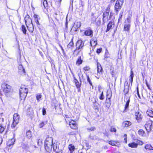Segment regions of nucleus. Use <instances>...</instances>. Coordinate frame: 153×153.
<instances>
[{"label": "nucleus", "instance_id": "23", "mask_svg": "<svg viewBox=\"0 0 153 153\" xmlns=\"http://www.w3.org/2000/svg\"><path fill=\"white\" fill-rule=\"evenodd\" d=\"M68 149L69 150L70 153H73L75 149L74 146L72 144H70L68 146Z\"/></svg>", "mask_w": 153, "mask_h": 153}, {"label": "nucleus", "instance_id": "57", "mask_svg": "<svg viewBox=\"0 0 153 153\" xmlns=\"http://www.w3.org/2000/svg\"><path fill=\"white\" fill-rule=\"evenodd\" d=\"M59 46L60 47V48H61V50L63 52V53L64 54L65 51H64V50L63 47L60 45H59Z\"/></svg>", "mask_w": 153, "mask_h": 153}, {"label": "nucleus", "instance_id": "36", "mask_svg": "<svg viewBox=\"0 0 153 153\" xmlns=\"http://www.w3.org/2000/svg\"><path fill=\"white\" fill-rule=\"evenodd\" d=\"M21 30L24 34H26L27 30L25 25H22L21 27Z\"/></svg>", "mask_w": 153, "mask_h": 153}, {"label": "nucleus", "instance_id": "38", "mask_svg": "<svg viewBox=\"0 0 153 153\" xmlns=\"http://www.w3.org/2000/svg\"><path fill=\"white\" fill-rule=\"evenodd\" d=\"M108 143L109 144L113 146H116L117 143L116 142L112 140L109 141Z\"/></svg>", "mask_w": 153, "mask_h": 153}, {"label": "nucleus", "instance_id": "12", "mask_svg": "<svg viewBox=\"0 0 153 153\" xmlns=\"http://www.w3.org/2000/svg\"><path fill=\"white\" fill-rule=\"evenodd\" d=\"M112 95V93L110 90H108L106 94V100L107 101V103H110L111 101L110 99Z\"/></svg>", "mask_w": 153, "mask_h": 153}, {"label": "nucleus", "instance_id": "55", "mask_svg": "<svg viewBox=\"0 0 153 153\" xmlns=\"http://www.w3.org/2000/svg\"><path fill=\"white\" fill-rule=\"evenodd\" d=\"M95 128L94 127H92L91 128H88V129L89 130V131H94L95 130Z\"/></svg>", "mask_w": 153, "mask_h": 153}, {"label": "nucleus", "instance_id": "25", "mask_svg": "<svg viewBox=\"0 0 153 153\" xmlns=\"http://www.w3.org/2000/svg\"><path fill=\"white\" fill-rule=\"evenodd\" d=\"M33 17L36 24L38 25H39V20L40 19V18L39 17V16L36 14H35L33 16Z\"/></svg>", "mask_w": 153, "mask_h": 153}, {"label": "nucleus", "instance_id": "31", "mask_svg": "<svg viewBox=\"0 0 153 153\" xmlns=\"http://www.w3.org/2000/svg\"><path fill=\"white\" fill-rule=\"evenodd\" d=\"M145 148L146 149L152 150H153V147H152L150 144H148L146 145L145 147Z\"/></svg>", "mask_w": 153, "mask_h": 153}, {"label": "nucleus", "instance_id": "54", "mask_svg": "<svg viewBox=\"0 0 153 153\" xmlns=\"http://www.w3.org/2000/svg\"><path fill=\"white\" fill-rule=\"evenodd\" d=\"M109 57L108 54V52H106L105 55V58H107Z\"/></svg>", "mask_w": 153, "mask_h": 153}, {"label": "nucleus", "instance_id": "26", "mask_svg": "<svg viewBox=\"0 0 153 153\" xmlns=\"http://www.w3.org/2000/svg\"><path fill=\"white\" fill-rule=\"evenodd\" d=\"M113 22H109L107 25V28L106 30V32H107L112 27Z\"/></svg>", "mask_w": 153, "mask_h": 153}, {"label": "nucleus", "instance_id": "33", "mask_svg": "<svg viewBox=\"0 0 153 153\" xmlns=\"http://www.w3.org/2000/svg\"><path fill=\"white\" fill-rule=\"evenodd\" d=\"M26 137L28 138H30L32 137L31 132L30 131H28L26 134Z\"/></svg>", "mask_w": 153, "mask_h": 153}, {"label": "nucleus", "instance_id": "41", "mask_svg": "<svg viewBox=\"0 0 153 153\" xmlns=\"http://www.w3.org/2000/svg\"><path fill=\"white\" fill-rule=\"evenodd\" d=\"M136 144H137V147L138 146V145H142L143 144V143L141 141L138 140L136 141Z\"/></svg>", "mask_w": 153, "mask_h": 153}, {"label": "nucleus", "instance_id": "21", "mask_svg": "<svg viewBox=\"0 0 153 153\" xmlns=\"http://www.w3.org/2000/svg\"><path fill=\"white\" fill-rule=\"evenodd\" d=\"M22 146L23 149L27 150H29L30 147V145L26 143H22Z\"/></svg>", "mask_w": 153, "mask_h": 153}, {"label": "nucleus", "instance_id": "27", "mask_svg": "<svg viewBox=\"0 0 153 153\" xmlns=\"http://www.w3.org/2000/svg\"><path fill=\"white\" fill-rule=\"evenodd\" d=\"M97 72L99 73H102L103 71V70L100 64L98 62H97Z\"/></svg>", "mask_w": 153, "mask_h": 153}, {"label": "nucleus", "instance_id": "62", "mask_svg": "<svg viewBox=\"0 0 153 153\" xmlns=\"http://www.w3.org/2000/svg\"><path fill=\"white\" fill-rule=\"evenodd\" d=\"M137 94L138 96V97H140V96L139 94L138 89V87H137Z\"/></svg>", "mask_w": 153, "mask_h": 153}, {"label": "nucleus", "instance_id": "16", "mask_svg": "<svg viewBox=\"0 0 153 153\" xmlns=\"http://www.w3.org/2000/svg\"><path fill=\"white\" fill-rule=\"evenodd\" d=\"M15 141V140L14 138H12L10 140H9L7 143V145L10 148H12V146L13 145Z\"/></svg>", "mask_w": 153, "mask_h": 153}, {"label": "nucleus", "instance_id": "50", "mask_svg": "<svg viewBox=\"0 0 153 153\" xmlns=\"http://www.w3.org/2000/svg\"><path fill=\"white\" fill-rule=\"evenodd\" d=\"M87 81L89 82V84L91 85H92V82H91L90 80V78L88 76V75H87Z\"/></svg>", "mask_w": 153, "mask_h": 153}, {"label": "nucleus", "instance_id": "8", "mask_svg": "<svg viewBox=\"0 0 153 153\" xmlns=\"http://www.w3.org/2000/svg\"><path fill=\"white\" fill-rule=\"evenodd\" d=\"M6 123L4 122V119L3 118L0 120V133H2L6 127Z\"/></svg>", "mask_w": 153, "mask_h": 153}, {"label": "nucleus", "instance_id": "28", "mask_svg": "<svg viewBox=\"0 0 153 153\" xmlns=\"http://www.w3.org/2000/svg\"><path fill=\"white\" fill-rule=\"evenodd\" d=\"M134 76V74L133 73V71H132V70L131 69V71L130 72V75L129 76V77L130 78V82L131 83V85H132V83L133 82V77Z\"/></svg>", "mask_w": 153, "mask_h": 153}, {"label": "nucleus", "instance_id": "7", "mask_svg": "<svg viewBox=\"0 0 153 153\" xmlns=\"http://www.w3.org/2000/svg\"><path fill=\"white\" fill-rule=\"evenodd\" d=\"M124 2L123 0H117L115 5V10L117 13L121 9Z\"/></svg>", "mask_w": 153, "mask_h": 153}, {"label": "nucleus", "instance_id": "4", "mask_svg": "<svg viewBox=\"0 0 153 153\" xmlns=\"http://www.w3.org/2000/svg\"><path fill=\"white\" fill-rule=\"evenodd\" d=\"M84 43L81 40H78L76 43V49L74 51V54H75L76 53H78L79 52L81 51L84 46Z\"/></svg>", "mask_w": 153, "mask_h": 153}, {"label": "nucleus", "instance_id": "22", "mask_svg": "<svg viewBox=\"0 0 153 153\" xmlns=\"http://www.w3.org/2000/svg\"><path fill=\"white\" fill-rule=\"evenodd\" d=\"M108 14L107 13H103V18L102 20L104 23H105L107 20L108 16Z\"/></svg>", "mask_w": 153, "mask_h": 153}, {"label": "nucleus", "instance_id": "19", "mask_svg": "<svg viewBox=\"0 0 153 153\" xmlns=\"http://www.w3.org/2000/svg\"><path fill=\"white\" fill-rule=\"evenodd\" d=\"M90 44L91 46H95L97 44V39L96 38H93L90 41Z\"/></svg>", "mask_w": 153, "mask_h": 153}, {"label": "nucleus", "instance_id": "2", "mask_svg": "<svg viewBox=\"0 0 153 153\" xmlns=\"http://www.w3.org/2000/svg\"><path fill=\"white\" fill-rule=\"evenodd\" d=\"M28 90L25 85H22L19 90L20 99L25 100L27 95Z\"/></svg>", "mask_w": 153, "mask_h": 153}, {"label": "nucleus", "instance_id": "52", "mask_svg": "<svg viewBox=\"0 0 153 153\" xmlns=\"http://www.w3.org/2000/svg\"><path fill=\"white\" fill-rule=\"evenodd\" d=\"M65 120L66 121V123H67L68 122V120H68V118H69L70 117L67 115H65Z\"/></svg>", "mask_w": 153, "mask_h": 153}, {"label": "nucleus", "instance_id": "29", "mask_svg": "<svg viewBox=\"0 0 153 153\" xmlns=\"http://www.w3.org/2000/svg\"><path fill=\"white\" fill-rule=\"evenodd\" d=\"M146 114L149 116L153 117V111L150 109H148L146 111Z\"/></svg>", "mask_w": 153, "mask_h": 153}, {"label": "nucleus", "instance_id": "17", "mask_svg": "<svg viewBox=\"0 0 153 153\" xmlns=\"http://www.w3.org/2000/svg\"><path fill=\"white\" fill-rule=\"evenodd\" d=\"M123 91L125 94H127L128 92V85L127 81L125 82L124 83Z\"/></svg>", "mask_w": 153, "mask_h": 153}, {"label": "nucleus", "instance_id": "32", "mask_svg": "<svg viewBox=\"0 0 153 153\" xmlns=\"http://www.w3.org/2000/svg\"><path fill=\"white\" fill-rule=\"evenodd\" d=\"M131 22V17L128 16L125 21V24H130Z\"/></svg>", "mask_w": 153, "mask_h": 153}, {"label": "nucleus", "instance_id": "53", "mask_svg": "<svg viewBox=\"0 0 153 153\" xmlns=\"http://www.w3.org/2000/svg\"><path fill=\"white\" fill-rule=\"evenodd\" d=\"M42 114L43 115H45L46 114V109L44 108H43L42 109Z\"/></svg>", "mask_w": 153, "mask_h": 153}, {"label": "nucleus", "instance_id": "64", "mask_svg": "<svg viewBox=\"0 0 153 153\" xmlns=\"http://www.w3.org/2000/svg\"><path fill=\"white\" fill-rule=\"evenodd\" d=\"M146 85L147 86V87H148V88L149 89H150L149 88V85L148 83H147V82H146Z\"/></svg>", "mask_w": 153, "mask_h": 153}, {"label": "nucleus", "instance_id": "20", "mask_svg": "<svg viewBox=\"0 0 153 153\" xmlns=\"http://www.w3.org/2000/svg\"><path fill=\"white\" fill-rule=\"evenodd\" d=\"M131 122L128 121H124L122 123V126L124 127H128L131 125Z\"/></svg>", "mask_w": 153, "mask_h": 153}, {"label": "nucleus", "instance_id": "10", "mask_svg": "<svg viewBox=\"0 0 153 153\" xmlns=\"http://www.w3.org/2000/svg\"><path fill=\"white\" fill-rule=\"evenodd\" d=\"M68 122L69 123L70 126L71 128L74 129H76L77 128V126L76 122L73 120L70 121V120H68Z\"/></svg>", "mask_w": 153, "mask_h": 153}, {"label": "nucleus", "instance_id": "43", "mask_svg": "<svg viewBox=\"0 0 153 153\" xmlns=\"http://www.w3.org/2000/svg\"><path fill=\"white\" fill-rule=\"evenodd\" d=\"M110 7L109 6H108V7L106 9L105 11V12H104V13H108L109 14V13L110 10Z\"/></svg>", "mask_w": 153, "mask_h": 153}, {"label": "nucleus", "instance_id": "39", "mask_svg": "<svg viewBox=\"0 0 153 153\" xmlns=\"http://www.w3.org/2000/svg\"><path fill=\"white\" fill-rule=\"evenodd\" d=\"M73 45L74 43L72 40L69 42V44L67 46V48H71L73 46Z\"/></svg>", "mask_w": 153, "mask_h": 153}, {"label": "nucleus", "instance_id": "9", "mask_svg": "<svg viewBox=\"0 0 153 153\" xmlns=\"http://www.w3.org/2000/svg\"><path fill=\"white\" fill-rule=\"evenodd\" d=\"M152 122L151 120H149L147 121L145 124V127L146 130L149 132L152 129Z\"/></svg>", "mask_w": 153, "mask_h": 153}, {"label": "nucleus", "instance_id": "63", "mask_svg": "<svg viewBox=\"0 0 153 153\" xmlns=\"http://www.w3.org/2000/svg\"><path fill=\"white\" fill-rule=\"evenodd\" d=\"M111 72L112 76L113 77L114 76V74L113 71H111Z\"/></svg>", "mask_w": 153, "mask_h": 153}, {"label": "nucleus", "instance_id": "60", "mask_svg": "<svg viewBox=\"0 0 153 153\" xmlns=\"http://www.w3.org/2000/svg\"><path fill=\"white\" fill-rule=\"evenodd\" d=\"M2 139L1 137H0V145L2 143Z\"/></svg>", "mask_w": 153, "mask_h": 153}, {"label": "nucleus", "instance_id": "42", "mask_svg": "<svg viewBox=\"0 0 153 153\" xmlns=\"http://www.w3.org/2000/svg\"><path fill=\"white\" fill-rule=\"evenodd\" d=\"M99 99L101 100H103L104 98V97L103 95V92L102 91L100 94V95L99 97Z\"/></svg>", "mask_w": 153, "mask_h": 153}, {"label": "nucleus", "instance_id": "18", "mask_svg": "<svg viewBox=\"0 0 153 153\" xmlns=\"http://www.w3.org/2000/svg\"><path fill=\"white\" fill-rule=\"evenodd\" d=\"M93 32L92 30L88 29L85 30L84 32L85 35L86 36H90L92 37L93 36Z\"/></svg>", "mask_w": 153, "mask_h": 153}, {"label": "nucleus", "instance_id": "35", "mask_svg": "<svg viewBox=\"0 0 153 153\" xmlns=\"http://www.w3.org/2000/svg\"><path fill=\"white\" fill-rule=\"evenodd\" d=\"M138 134L140 135L143 136H144L145 135V132L141 129L139 130Z\"/></svg>", "mask_w": 153, "mask_h": 153}, {"label": "nucleus", "instance_id": "13", "mask_svg": "<svg viewBox=\"0 0 153 153\" xmlns=\"http://www.w3.org/2000/svg\"><path fill=\"white\" fill-rule=\"evenodd\" d=\"M135 117L137 120L139 122L141 120L142 116L141 113L139 112H137L135 113Z\"/></svg>", "mask_w": 153, "mask_h": 153}, {"label": "nucleus", "instance_id": "51", "mask_svg": "<svg viewBox=\"0 0 153 153\" xmlns=\"http://www.w3.org/2000/svg\"><path fill=\"white\" fill-rule=\"evenodd\" d=\"M122 13H120L119 15V17L118 19V22H119V21L121 20L122 19Z\"/></svg>", "mask_w": 153, "mask_h": 153}, {"label": "nucleus", "instance_id": "24", "mask_svg": "<svg viewBox=\"0 0 153 153\" xmlns=\"http://www.w3.org/2000/svg\"><path fill=\"white\" fill-rule=\"evenodd\" d=\"M128 146L132 148H137V144L136 143L133 142L130 143L128 145Z\"/></svg>", "mask_w": 153, "mask_h": 153}, {"label": "nucleus", "instance_id": "47", "mask_svg": "<svg viewBox=\"0 0 153 153\" xmlns=\"http://www.w3.org/2000/svg\"><path fill=\"white\" fill-rule=\"evenodd\" d=\"M110 131L111 132H115L116 131V129L114 128L111 127L110 129Z\"/></svg>", "mask_w": 153, "mask_h": 153}, {"label": "nucleus", "instance_id": "37", "mask_svg": "<svg viewBox=\"0 0 153 153\" xmlns=\"http://www.w3.org/2000/svg\"><path fill=\"white\" fill-rule=\"evenodd\" d=\"M129 102H130V99L129 98H128V100H127V101L126 102V104L125 105V110H126L127 108L129 106Z\"/></svg>", "mask_w": 153, "mask_h": 153}, {"label": "nucleus", "instance_id": "6", "mask_svg": "<svg viewBox=\"0 0 153 153\" xmlns=\"http://www.w3.org/2000/svg\"><path fill=\"white\" fill-rule=\"evenodd\" d=\"M20 117L17 113L13 115V120L11 125L12 128H14L19 123Z\"/></svg>", "mask_w": 153, "mask_h": 153}, {"label": "nucleus", "instance_id": "11", "mask_svg": "<svg viewBox=\"0 0 153 153\" xmlns=\"http://www.w3.org/2000/svg\"><path fill=\"white\" fill-rule=\"evenodd\" d=\"M81 26V24L80 22H76L74 24V25L72 28V30L75 31H76Z\"/></svg>", "mask_w": 153, "mask_h": 153}, {"label": "nucleus", "instance_id": "14", "mask_svg": "<svg viewBox=\"0 0 153 153\" xmlns=\"http://www.w3.org/2000/svg\"><path fill=\"white\" fill-rule=\"evenodd\" d=\"M19 66H18L19 71L22 74H25V71L22 65L21 64V62L19 63Z\"/></svg>", "mask_w": 153, "mask_h": 153}, {"label": "nucleus", "instance_id": "56", "mask_svg": "<svg viewBox=\"0 0 153 153\" xmlns=\"http://www.w3.org/2000/svg\"><path fill=\"white\" fill-rule=\"evenodd\" d=\"M113 14L111 12L110 13L109 19H111L112 17L113 16Z\"/></svg>", "mask_w": 153, "mask_h": 153}, {"label": "nucleus", "instance_id": "59", "mask_svg": "<svg viewBox=\"0 0 153 153\" xmlns=\"http://www.w3.org/2000/svg\"><path fill=\"white\" fill-rule=\"evenodd\" d=\"M45 2L46 3H47V1L46 0H45V1H44L43 2V5L45 7V6H47V4H46V6L45 5Z\"/></svg>", "mask_w": 153, "mask_h": 153}, {"label": "nucleus", "instance_id": "40", "mask_svg": "<svg viewBox=\"0 0 153 153\" xmlns=\"http://www.w3.org/2000/svg\"><path fill=\"white\" fill-rule=\"evenodd\" d=\"M82 60L81 59L80 57H79L76 61V64L77 65H79L82 63Z\"/></svg>", "mask_w": 153, "mask_h": 153}, {"label": "nucleus", "instance_id": "49", "mask_svg": "<svg viewBox=\"0 0 153 153\" xmlns=\"http://www.w3.org/2000/svg\"><path fill=\"white\" fill-rule=\"evenodd\" d=\"M90 69V68L89 66H85L84 67L83 69L85 71H88Z\"/></svg>", "mask_w": 153, "mask_h": 153}, {"label": "nucleus", "instance_id": "46", "mask_svg": "<svg viewBox=\"0 0 153 153\" xmlns=\"http://www.w3.org/2000/svg\"><path fill=\"white\" fill-rule=\"evenodd\" d=\"M45 125V123L44 122H42L39 124V127L41 128L42 127Z\"/></svg>", "mask_w": 153, "mask_h": 153}, {"label": "nucleus", "instance_id": "3", "mask_svg": "<svg viewBox=\"0 0 153 153\" xmlns=\"http://www.w3.org/2000/svg\"><path fill=\"white\" fill-rule=\"evenodd\" d=\"M53 139L50 137L46 138L45 142V148L47 151L50 150L52 147Z\"/></svg>", "mask_w": 153, "mask_h": 153}, {"label": "nucleus", "instance_id": "44", "mask_svg": "<svg viewBox=\"0 0 153 153\" xmlns=\"http://www.w3.org/2000/svg\"><path fill=\"white\" fill-rule=\"evenodd\" d=\"M52 146L53 149V150L54 151H57L56 149H57V146L56 144H53Z\"/></svg>", "mask_w": 153, "mask_h": 153}, {"label": "nucleus", "instance_id": "58", "mask_svg": "<svg viewBox=\"0 0 153 153\" xmlns=\"http://www.w3.org/2000/svg\"><path fill=\"white\" fill-rule=\"evenodd\" d=\"M101 52V49L100 48L97 49V53H100Z\"/></svg>", "mask_w": 153, "mask_h": 153}, {"label": "nucleus", "instance_id": "15", "mask_svg": "<svg viewBox=\"0 0 153 153\" xmlns=\"http://www.w3.org/2000/svg\"><path fill=\"white\" fill-rule=\"evenodd\" d=\"M131 25L130 24H125L124 25L123 30L128 32H130Z\"/></svg>", "mask_w": 153, "mask_h": 153}, {"label": "nucleus", "instance_id": "1", "mask_svg": "<svg viewBox=\"0 0 153 153\" xmlns=\"http://www.w3.org/2000/svg\"><path fill=\"white\" fill-rule=\"evenodd\" d=\"M24 20L28 30L30 32L32 33L34 30V28L32 19L30 18V16L27 15L25 18Z\"/></svg>", "mask_w": 153, "mask_h": 153}, {"label": "nucleus", "instance_id": "48", "mask_svg": "<svg viewBox=\"0 0 153 153\" xmlns=\"http://www.w3.org/2000/svg\"><path fill=\"white\" fill-rule=\"evenodd\" d=\"M42 140L41 139H39L38 141V144L39 145H41L42 144Z\"/></svg>", "mask_w": 153, "mask_h": 153}, {"label": "nucleus", "instance_id": "30", "mask_svg": "<svg viewBox=\"0 0 153 153\" xmlns=\"http://www.w3.org/2000/svg\"><path fill=\"white\" fill-rule=\"evenodd\" d=\"M74 82L76 85V87L77 88H79L81 86V84H79V82L78 81V80L76 79V78L74 77Z\"/></svg>", "mask_w": 153, "mask_h": 153}, {"label": "nucleus", "instance_id": "45", "mask_svg": "<svg viewBox=\"0 0 153 153\" xmlns=\"http://www.w3.org/2000/svg\"><path fill=\"white\" fill-rule=\"evenodd\" d=\"M85 144V145L87 147L88 149H89L90 148V146H89V144L86 141H85L83 144ZM84 145V144H83Z\"/></svg>", "mask_w": 153, "mask_h": 153}, {"label": "nucleus", "instance_id": "61", "mask_svg": "<svg viewBox=\"0 0 153 153\" xmlns=\"http://www.w3.org/2000/svg\"><path fill=\"white\" fill-rule=\"evenodd\" d=\"M124 140L125 141V143H127V137L124 138Z\"/></svg>", "mask_w": 153, "mask_h": 153}, {"label": "nucleus", "instance_id": "5", "mask_svg": "<svg viewBox=\"0 0 153 153\" xmlns=\"http://www.w3.org/2000/svg\"><path fill=\"white\" fill-rule=\"evenodd\" d=\"M2 89L4 92L5 95H7L11 91V87L10 85L4 83L1 85Z\"/></svg>", "mask_w": 153, "mask_h": 153}, {"label": "nucleus", "instance_id": "34", "mask_svg": "<svg viewBox=\"0 0 153 153\" xmlns=\"http://www.w3.org/2000/svg\"><path fill=\"white\" fill-rule=\"evenodd\" d=\"M42 95L41 94H38L36 95V99L38 102H39L41 100Z\"/></svg>", "mask_w": 153, "mask_h": 153}]
</instances>
